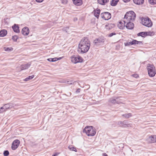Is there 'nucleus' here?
Wrapping results in <instances>:
<instances>
[{
	"label": "nucleus",
	"instance_id": "obj_37",
	"mask_svg": "<svg viewBox=\"0 0 156 156\" xmlns=\"http://www.w3.org/2000/svg\"><path fill=\"white\" fill-rule=\"evenodd\" d=\"M3 155L4 156H8L9 154V152L8 150H5L4 151Z\"/></svg>",
	"mask_w": 156,
	"mask_h": 156
},
{
	"label": "nucleus",
	"instance_id": "obj_2",
	"mask_svg": "<svg viewBox=\"0 0 156 156\" xmlns=\"http://www.w3.org/2000/svg\"><path fill=\"white\" fill-rule=\"evenodd\" d=\"M83 132H85L87 135L88 136H94L96 133V131L94 128L92 126H86L83 130Z\"/></svg>",
	"mask_w": 156,
	"mask_h": 156
},
{
	"label": "nucleus",
	"instance_id": "obj_31",
	"mask_svg": "<svg viewBox=\"0 0 156 156\" xmlns=\"http://www.w3.org/2000/svg\"><path fill=\"white\" fill-rule=\"evenodd\" d=\"M68 148L70 151H75V152H77V151L76 148L75 147L69 146Z\"/></svg>",
	"mask_w": 156,
	"mask_h": 156
},
{
	"label": "nucleus",
	"instance_id": "obj_15",
	"mask_svg": "<svg viewBox=\"0 0 156 156\" xmlns=\"http://www.w3.org/2000/svg\"><path fill=\"white\" fill-rule=\"evenodd\" d=\"M12 28L14 32L16 33H19L20 32V31L19 30V27L18 25L15 24L12 27Z\"/></svg>",
	"mask_w": 156,
	"mask_h": 156
},
{
	"label": "nucleus",
	"instance_id": "obj_5",
	"mask_svg": "<svg viewBox=\"0 0 156 156\" xmlns=\"http://www.w3.org/2000/svg\"><path fill=\"white\" fill-rule=\"evenodd\" d=\"M124 44L125 46H129L136 44H142L143 43L142 41H138L136 40L133 39L132 41L128 40L127 41L125 42Z\"/></svg>",
	"mask_w": 156,
	"mask_h": 156
},
{
	"label": "nucleus",
	"instance_id": "obj_3",
	"mask_svg": "<svg viewBox=\"0 0 156 156\" xmlns=\"http://www.w3.org/2000/svg\"><path fill=\"white\" fill-rule=\"evenodd\" d=\"M142 24L148 27L152 26L153 23L150 19L147 17L146 18L143 17L141 20Z\"/></svg>",
	"mask_w": 156,
	"mask_h": 156
},
{
	"label": "nucleus",
	"instance_id": "obj_29",
	"mask_svg": "<svg viewBox=\"0 0 156 156\" xmlns=\"http://www.w3.org/2000/svg\"><path fill=\"white\" fill-rule=\"evenodd\" d=\"M83 60V58L79 55L77 56V63L78 62H81Z\"/></svg>",
	"mask_w": 156,
	"mask_h": 156
},
{
	"label": "nucleus",
	"instance_id": "obj_38",
	"mask_svg": "<svg viewBox=\"0 0 156 156\" xmlns=\"http://www.w3.org/2000/svg\"><path fill=\"white\" fill-rule=\"evenodd\" d=\"M116 2V0H112L111 2V5L112 6H115L116 5H115V2Z\"/></svg>",
	"mask_w": 156,
	"mask_h": 156
},
{
	"label": "nucleus",
	"instance_id": "obj_49",
	"mask_svg": "<svg viewBox=\"0 0 156 156\" xmlns=\"http://www.w3.org/2000/svg\"><path fill=\"white\" fill-rule=\"evenodd\" d=\"M103 156H108L106 153H105L103 154Z\"/></svg>",
	"mask_w": 156,
	"mask_h": 156
},
{
	"label": "nucleus",
	"instance_id": "obj_35",
	"mask_svg": "<svg viewBox=\"0 0 156 156\" xmlns=\"http://www.w3.org/2000/svg\"><path fill=\"white\" fill-rule=\"evenodd\" d=\"M146 36H152L154 35V32H146Z\"/></svg>",
	"mask_w": 156,
	"mask_h": 156
},
{
	"label": "nucleus",
	"instance_id": "obj_48",
	"mask_svg": "<svg viewBox=\"0 0 156 156\" xmlns=\"http://www.w3.org/2000/svg\"><path fill=\"white\" fill-rule=\"evenodd\" d=\"M123 1L125 2H129L130 0H122Z\"/></svg>",
	"mask_w": 156,
	"mask_h": 156
},
{
	"label": "nucleus",
	"instance_id": "obj_16",
	"mask_svg": "<svg viewBox=\"0 0 156 156\" xmlns=\"http://www.w3.org/2000/svg\"><path fill=\"white\" fill-rule=\"evenodd\" d=\"M130 18L129 17H127V18L125 20H124L123 22L125 23V22H127L128 21L133 22L134 21L136 18V17H134L133 16H130Z\"/></svg>",
	"mask_w": 156,
	"mask_h": 156
},
{
	"label": "nucleus",
	"instance_id": "obj_43",
	"mask_svg": "<svg viewBox=\"0 0 156 156\" xmlns=\"http://www.w3.org/2000/svg\"><path fill=\"white\" fill-rule=\"evenodd\" d=\"M4 109L3 107H1L0 108V113L4 112Z\"/></svg>",
	"mask_w": 156,
	"mask_h": 156
},
{
	"label": "nucleus",
	"instance_id": "obj_32",
	"mask_svg": "<svg viewBox=\"0 0 156 156\" xmlns=\"http://www.w3.org/2000/svg\"><path fill=\"white\" fill-rule=\"evenodd\" d=\"M4 50L6 51H8L9 52L12 51L13 50V48L12 47L10 48H4Z\"/></svg>",
	"mask_w": 156,
	"mask_h": 156
},
{
	"label": "nucleus",
	"instance_id": "obj_47",
	"mask_svg": "<svg viewBox=\"0 0 156 156\" xmlns=\"http://www.w3.org/2000/svg\"><path fill=\"white\" fill-rule=\"evenodd\" d=\"M67 83L68 84H72V81H67Z\"/></svg>",
	"mask_w": 156,
	"mask_h": 156
},
{
	"label": "nucleus",
	"instance_id": "obj_27",
	"mask_svg": "<svg viewBox=\"0 0 156 156\" xmlns=\"http://www.w3.org/2000/svg\"><path fill=\"white\" fill-rule=\"evenodd\" d=\"M122 116L123 117H125L126 118H128L132 116V115L131 113H129L128 114H123Z\"/></svg>",
	"mask_w": 156,
	"mask_h": 156
},
{
	"label": "nucleus",
	"instance_id": "obj_51",
	"mask_svg": "<svg viewBox=\"0 0 156 156\" xmlns=\"http://www.w3.org/2000/svg\"><path fill=\"white\" fill-rule=\"evenodd\" d=\"M58 154H57V153H55V154L52 155V156H56Z\"/></svg>",
	"mask_w": 156,
	"mask_h": 156
},
{
	"label": "nucleus",
	"instance_id": "obj_1",
	"mask_svg": "<svg viewBox=\"0 0 156 156\" xmlns=\"http://www.w3.org/2000/svg\"><path fill=\"white\" fill-rule=\"evenodd\" d=\"M90 42L87 37H84L80 41L78 46L81 50V53L83 54L87 52L90 48Z\"/></svg>",
	"mask_w": 156,
	"mask_h": 156
},
{
	"label": "nucleus",
	"instance_id": "obj_4",
	"mask_svg": "<svg viewBox=\"0 0 156 156\" xmlns=\"http://www.w3.org/2000/svg\"><path fill=\"white\" fill-rule=\"evenodd\" d=\"M147 67L149 76L151 77L154 76L156 73V72L153 65L148 64Z\"/></svg>",
	"mask_w": 156,
	"mask_h": 156
},
{
	"label": "nucleus",
	"instance_id": "obj_40",
	"mask_svg": "<svg viewBox=\"0 0 156 156\" xmlns=\"http://www.w3.org/2000/svg\"><path fill=\"white\" fill-rule=\"evenodd\" d=\"M116 34L115 32H112L110 34L108 35V37H112L114 35H115Z\"/></svg>",
	"mask_w": 156,
	"mask_h": 156
},
{
	"label": "nucleus",
	"instance_id": "obj_10",
	"mask_svg": "<svg viewBox=\"0 0 156 156\" xmlns=\"http://www.w3.org/2000/svg\"><path fill=\"white\" fill-rule=\"evenodd\" d=\"M133 15L134 17H136V14L133 11H130L127 12L125 15L124 17V20H125L126 19L127 17L130 18V16H133Z\"/></svg>",
	"mask_w": 156,
	"mask_h": 156
},
{
	"label": "nucleus",
	"instance_id": "obj_30",
	"mask_svg": "<svg viewBox=\"0 0 156 156\" xmlns=\"http://www.w3.org/2000/svg\"><path fill=\"white\" fill-rule=\"evenodd\" d=\"M124 124V127L129 126L130 124H129L128 121L126 120H124L123 121Z\"/></svg>",
	"mask_w": 156,
	"mask_h": 156
},
{
	"label": "nucleus",
	"instance_id": "obj_42",
	"mask_svg": "<svg viewBox=\"0 0 156 156\" xmlns=\"http://www.w3.org/2000/svg\"><path fill=\"white\" fill-rule=\"evenodd\" d=\"M67 0H62V3L64 4H67Z\"/></svg>",
	"mask_w": 156,
	"mask_h": 156
},
{
	"label": "nucleus",
	"instance_id": "obj_18",
	"mask_svg": "<svg viewBox=\"0 0 156 156\" xmlns=\"http://www.w3.org/2000/svg\"><path fill=\"white\" fill-rule=\"evenodd\" d=\"M3 108H4V111H5L6 109L11 108L13 107L12 104L11 103H8L5 104L3 106Z\"/></svg>",
	"mask_w": 156,
	"mask_h": 156
},
{
	"label": "nucleus",
	"instance_id": "obj_19",
	"mask_svg": "<svg viewBox=\"0 0 156 156\" xmlns=\"http://www.w3.org/2000/svg\"><path fill=\"white\" fill-rule=\"evenodd\" d=\"M109 1V0H98V3L102 5H105Z\"/></svg>",
	"mask_w": 156,
	"mask_h": 156
},
{
	"label": "nucleus",
	"instance_id": "obj_36",
	"mask_svg": "<svg viewBox=\"0 0 156 156\" xmlns=\"http://www.w3.org/2000/svg\"><path fill=\"white\" fill-rule=\"evenodd\" d=\"M149 3L151 4H156V0H148Z\"/></svg>",
	"mask_w": 156,
	"mask_h": 156
},
{
	"label": "nucleus",
	"instance_id": "obj_33",
	"mask_svg": "<svg viewBox=\"0 0 156 156\" xmlns=\"http://www.w3.org/2000/svg\"><path fill=\"white\" fill-rule=\"evenodd\" d=\"M47 60L51 62H54L56 61L55 58H48L47 59Z\"/></svg>",
	"mask_w": 156,
	"mask_h": 156
},
{
	"label": "nucleus",
	"instance_id": "obj_14",
	"mask_svg": "<svg viewBox=\"0 0 156 156\" xmlns=\"http://www.w3.org/2000/svg\"><path fill=\"white\" fill-rule=\"evenodd\" d=\"M22 34L24 35H27L29 32L28 28L27 27H24L21 31Z\"/></svg>",
	"mask_w": 156,
	"mask_h": 156
},
{
	"label": "nucleus",
	"instance_id": "obj_52",
	"mask_svg": "<svg viewBox=\"0 0 156 156\" xmlns=\"http://www.w3.org/2000/svg\"><path fill=\"white\" fill-rule=\"evenodd\" d=\"M77 18H74V20L75 21V20H77Z\"/></svg>",
	"mask_w": 156,
	"mask_h": 156
},
{
	"label": "nucleus",
	"instance_id": "obj_50",
	"mask_svg": "<svg viewBox=\"0 0 156 156\" xmlns=\"http://www.w3.org/2000/svg\"><path fill=\"white\" fill-rule=\"evenodd\" d=\"M116 0V2H115V5H117V3L119 1V0Z\"/></svg>",
	"mask_w": 156,
	"mask_h": 156
},
{
	"label": "nucleus",
	"instance_id": "obj_34",
	"mask_svg": "<svg viewBox=\"0 0 156 156\" xmlns=\"http://www.w3.org/2000/svg\"><path fill=\"white\" fill-rule=\"evenodd\" d=\"M18 38V37L16 35H14L12 37V39L14 41H16Z\"/></svg>",
	"mask_w": 156,
	"mask_h": 156
},
{
	"label": "nucleus",
	"instance_id": "obj_9",
	"mask_svg": "<svg viewBox=\"0 0 156 156\" xmlns=\"http://www.w3.org/2000/svg\"><path fill=\"white\" fill-rule=\"evenodd\" d=\"M105 41V38L101 36L95 39L94 41V43L95 45H98L99 43H104Z\"/></svg>",
	"mask_w": 156,
	"mask_h": 156
},
{
	"label": "nucleus",
	"instance_id": "obj_25",
	"mask_svg": "<svg viewBox=\"0 0 156 156\" xmlns=\"http://www.w3.org/2000/svg\"><path fill=\"white\" fill-rule=\"evenodd\" d=\"M146 32H142L138 33L137 35L138 36H141L142 37H145L146 36Z\"/></svg>",
	"mask_w": 156,
	"mask_h": 156
},
{
	"label": "nucleus",
	"instance_id": "obj_23",
	"mask_svg": "<svg viewBox=\"0 0 156 156\" xmlns=\"http://www.w3.org/2000/svg\"><path fill=\"white\" fill-rule=\"evenodd\" d=\"M72 62L74 63H76L77 61V56L73 55L71 57Z\"/></svg>",
	"mask_w": 156,
	"mask_h": 156
},
{
	"label": "nucleus",
	"instance_id": "obj_11",
	"mask_svg": "<svg viewBox=\"0 0 156 156\" xmlns=\"http://www.w3.org/2000/svg\"><path fill=\"white\" fill-rule=\"evenodd\" d=\"M131 21H128L125 22L126 23V28L129 30H132L134 27V24L133 23L131 22Z\"/></svg>",
	"mask_w": 156,
	"mask_h": 156
},
{
	"label": "nucleus",
	"instance_id": "obj_7",
	"mask_svg": "<svg viewBox=\"0 0 156 156\" xmlns=\"http://www.w3.org/2000/svg\"><path fill=\"white\" fill-rule=\"evenodd\" d=\"M101 17L105 20H108L111 17V14L108 12H103L101 14Z\"/></svg>",
	"mask_w": 156,
	"mask_h": 156
},
{
	"label": "nucleus",
	"instance_id": "obj_26",
	"mask_svg": "<svg viewBox=\"0 0 156 156\" xmlns=\"http://www.w3.org/2000/svg\"><path fill=\"white\" fill-rule=\"evenodd\" d=\"M115 25L113 24H108V25H105V27L107 29L110 30L112 28L114 27Z\"/></svg>",
	"mask_w": 156,
	"mask_h": 156
},
{
	"label": "nucleus",
	"instance_id": "obj_22",
	"mask_svg": "<svg viewBox=\"0 0 156 156\" xmlns=\"http://www.w3.org/2000/svg\"><path fill=\"white\" fill-rule=\"evenodd\" d=\"M123 22V23H122L121 21L119 22V23L118 24V26L120 29H123L124 28L126 27L125 24L126 23Z\"/></svg>",
	"mask_w": 156,
	"mask_h": 156
},
{
	"label": "nucleus",
	"instance_id": "obj_8",
	"mask_svg": "<svg viewBox=\"0 0 156 156\" xmlns=\"http://www.w3.org/2000/svg\"><path fill=\"white\" fill-rule=\"evenodd\" d=\"M20 143V142L18 140H15L13 142L11 146L12 149L14 150H16L18 147Z\"/></svg>",
	"mask_w": 156,
	"mask_h": 156
},
{
	"label": "nucleus",
	"instance_id": "obj_45",
	"mask_svg": "<svg viewBox=\"0 0 156 156\" xmlns=\"http://www.w3.org/2000/svg\"><path fill=\"white\" fill-rule=\"evenodd\" d=\"M80 91V88H78L76 91V93H79Z\"/></svg>",
	"mask_w": 156,
	"mask_h": 156
},
{
	"label": "nucleus",
	"instance_id": "obj_28",
	"mask_svg": "<svg viewBox=\"0 0 156 156\" xmlns=\"http://www.w3.org/2000/svg\"><path fill=\"white\" fill-rule=\"evenodd\" d=\"M34 75H32L31 76H30L27 77H26L25 79H24V80L25 81H28L31 80L34 78Z\"/></svg>",
	"mask_w": 156,
	"mask_h": 156
},
{
	"label": "nucleus",
	"instance_id": "obj_46",
	"mask_svg": "<svg viewBox=\"0 0 156 156\" xmlns=\"http://www.w3.org/2000/svg\"><path fill=\"white\" fill-rule=\"evenodd\" d=\"M36 1L38 2H42L44 0H35Z\"/></svg>",
	"mask_w": 156,
	"mask_h": 156
},
{
	"label": "nucleus",
	"instance_id": "obj_17",
	"mask_svg": "<svg viewBox=\"0 0 156 156\" xmlns=\"http://www.w3.org/2000/svg\"><path fill=\"white\" fill-rule=\"evenodd\" d=\"M74 4L76 5L80 6L81 5L82 3V0H72Z\"/></svg>",
	"mask_w": 156,
	"mask_h": 156
},
{
	"label": "nucleus",
	"instance_id": "obj_24",
	"mask_svg": "<svg viewBox=\"0 0 156 156\" xmlns=\"http://www.w3.org/2000/svg\"><path fill=\"white\" fill-rule=\"evenodd\" d=\"M100 12V10L99 9H98L95 11L94 12V15L95 17H97L98 19V18Z\"/></svg>",
	"mask_w": 156,
	"mask_h": 156
},
{
	"label": "nucleus",
	"instance_id": "obj_13",
	"mask_svg": "<svg viewBox=\"0 0 156 156\" xmlns=\"http://www.w3.org/2000/svg\"><path fill=\"white\" fill-rule=\"evenodd\" d=\"M31 64L30 62H29L27 64L21 65L20 66V68L21 70H23L28 69L30 66Z\"/></svg>",
	"mask_w": 156,
	"mask_h": 156
},
{
	"label": "nucleus",
	"instance_id": "obj_44",
	"mask_svg": "<svg viewBox=\"0 0 156 156\" xmlns=\"http://www.w3.org/2000/svg\"><path fill=\"white\" fill-rule=\"evenodd\" d=\"M62 58V57H59V58H55L56 60V61H57V60H60V59H61Z\"/></svg>",
	"mask_w": 156,
	"mask_h": 156
},
{
	"label": "nucleus",
	"instance_id": "obj_6",
	"mask_svg": "<svg viewBox=\"0 0 156 156\" xmlns=\"http://www.w3.org/2000/svg\"><path fill=\"white\" fill-rule=\"evenodd\" d=\"M121 97H115L111 98L109 99L108 101L110 103L115 104V103L117 104H122V102L117 100L120 98Z\"/></svg>",
	"mask_w": 156,
	"mask_h": 156
},
{
	"label": "nucleus",
	"instance_id": "obj_21",
	"mask_svg": "<svg viewBox=\"0 0 156 156\" xmlns=\"http://www.w3.org/2000/svg\"><path fill=\"white\" fill-rule=\"evenodd\" d=\"M7 34V31L5 30H2L0 31V37H4Z\"/></svg>",
	"mask_w": 156,
	"mask_h": 156
},
{
	"label": "nucleus",
	"instance_id": "obj_20",
	"mask_svg": "<svg viewBox=\"0 0 156 156\" xmlns=\"http://www.w3.org/2000/svg\"><path fill=\"white\" fill-rule=\"evenodd\" d=\"M133 2L138 5L142 4L144 2V0H133Z\"/></svg>",
	"mask_w": 156,
	"mask_h": 156
},
{
	"label": "nucleus",
	"instance_id": "obj_39",
	"mask_svg": "<svg viewBox=\"0 0 156 156\" xmlns=\"http://www.w3.org/2000/svg\"><path fill=\"white\" fill-rule=\"evenodd\" d=\"M118 125L119 126H122L124 127V124L123 121H119L117 123Z\"/></svg>",
	"mask_w": 156,
	"mask_h": 156
},
{
	"label": "nucleus",
	"instance_id": "obj_41",
	"mask_svg": "<svg viewBox=\"0 0 156 156\" xmlns=\"http://www.w3.org/2000/svg\"><path fill=\"white\" fill-rule=\"evenodd\" d=\"M132 76L133 77L135 78H137L139 77V75L136 74H133L132 75Z\"/></svg>",
	"mask_w": 156,
	"mask_h": 156
},
{
	"label": "nucleus",
	"instance_id": "obj_12",
	"mask_svg": "<svg viewBox=\"0 0 156 156\" xmlns=\"http://www.w3.org/2000/svg\"><path fill=\"white\" fill-rule=\"evenodd\" d=\"M148 141L150 143L156 142V135L150 136L147 139Z\"/></svg>",
	"mask_w": 156,
	"mask_h": 156
}]
</instances>
